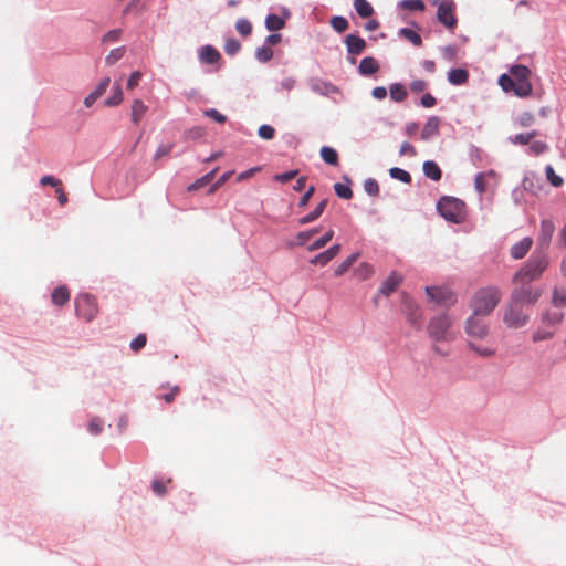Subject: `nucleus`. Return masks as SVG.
<instances>
[{
	"label": "nucleus",
	"instance_id": "8fccbe9b",
	"mask_svg": "<svg viewBox=\"0 0 566 566\" xmlns=\"http://www.w3.org/2000/svg\"><path fill=\"white\" fill-rule=\"evenodd\" d=\"M334 190L343 199H350L353 197V191L347 185L337 182L334 185Z\"/></svg>",
	"mask_w": 566,
	"mask_h": 566
},
{
	"label": "nucleus",
	"instance_id": "aec40b11",
	"mask_svg": "<svg viewBox=\"0 0 566 566\" xmlns=\"http://www.w3.org/2000/svg\"><path fill=\"white\" fill-rule=\"evenodd\" d=\"M199 59L202 63L214 64L220 61L221 55L213 46L205 45L200 49Z\"/></svg>",
	"mask_w": 566,
	"mask_h": 566
},
{
	"label": "nucleus",
	"instance_id": "1a4fd4ad",
	"mask_svg": "<svg viewBox=\"0 0 566 566\" xmlns=\"http://www.w3.org/2000/svg\"><path fill=\"white\" fill-rule=\"evenodd\" d=\"M520 284L512 292L511 300L521 305H533L537 302L541 296V291L535 290L531 286V283L514 282Z\"/></svg>",
	"mask_w": 566,
	"mask_h": 566
},
{
	"label": "nucleus",
	"instance_id": "f257e3e1",
	"mask_svg": "<svg viewBox=\"0 0 566 566\" xmlns=\"http://www.w3.org/2000/svg\"><path fill=\"white\" fill-rule=\"evenodd\" d=\"M531 71L525 65H514L510 69V74H502L499 78V85L505 93H513L518 97H527L533 92L530 81Z\"/></svg>",
	"mask_w": 566,
	"mask_h": 566
},
{
	"label": "nucleus",
	"instance_id": "7c9ffc66",
	"mask_svg": "<svg viewBox=\"0 0 566 566\" xmlns=\"http://www.w3.org/2000/svg\"><path fill=\"white\" fill-rule=\"evenodd\" d=\"M124 99L123 90L119 83H115L113 95L105 101V106L113 107L119 105Z\"/></svg>",
	"mask_w": 566,
	"mask_h": 566
},
{
	"label": "nucleus",
	"instance_id": "5fc2aeb1",
	"mask_svg": "<svg viewBox=\"0 0 566 566\" xmlns=\"http://www.w3.org/2000/svg\"><path fill=\"white\" fill-rule=\"evenodd\" d=\"M258 134L262 139L271 140L274 138L275 129L270 125H262L259 127Z\"/></svg>",
	"mask_w": 566,
	"mask_h": 566
},
{
	"label": "nucleus",
	"instance_id": "4468645a",
	"mask_svg": "<svg viewBox=\"0 0 566 566\" xmlns=\"http://www.w3.org/2000/svg\"><path fill=\"white\" fill-rule=\"evenodd\" d=\"M497 176L493 170L480 172L475 176L474 187L479 193H484L491 181L496 182Z\"/></svg>",
	"mask_w": 566,
	"mask_h": 566
},
{
	"label": "nucleus",
	"instance_id": "4d7b16f0",
	"mask_svg": "<svg viewBox=\"0 0 566 566\" xmlns=\"http://www.w3.org/2000/svg\"><path fill=\"white\" fill-rule=\"evenodd\" d=\"M364 189L370 196L379 193V185L375 179H367L364 184Z\"/></svg>",
	"mask_w": 566,
	"mask_h": 566
},
{
	"label": "nucleus",
	"instance_id": "9b49d317",
	"mask_svg": "<svg viewBox=\"0 0 566 566\" xmlns=\"http://www.w3.org/2000/svg\"><path fill=\"white\" fill-rule=\"evenodd\" d=\"M465 332L472 339H484L489 333L484 316L472 313L467 321Z\"/></svg>",
	"mask_w": 566,
	"mask_h": 566
},
{
	"label": "nucleus",
	"instance_id": "09e8293b",
	"mask_svg": "<svg viewBox=\"0 0 566 566\" xmlns=\"http://www.w3.org/2000/svg\"><path fill=\"white\" fill-rule=\"evenodd\" d=\"M235 29L241 35L248 36L252 32V24L245 19H240L235 23Z\"/></svg>",
	"mask_w": 566,
	"mask_h": 566
},
{
	"label": "nucleus",
	"instance_id": "dca6fc26",
	"mask_svg": "<svg viewBox=\"0 0 566 566\" xmlns=\"http://www.w3.org/2000/svg\"><path fill=\"white\" fill-rule=\"evenodd\" d=\"M311 90L319 95L332 96L339 93L337 86L325 81H315L311 84Z\"/></svg>",
	"mask_w": 566,
	"mask_h": 566
},
{
	"label": "nucleus",
	"instance_id": "412c9836",
	"mask_svg": "<svg viewBox=\"0 0 566 566\" xmlns=\"http://www.w3.org/2000/svg\"><path fill=\"white\" fill-rule=\"evenodd\" d=\"M402 279L400 275H398L396 272H392L387 280L382 283L380 292L384 295H390L392 292H395L398 286L400 285Z\"/></svg>",
	"mask_w": 566,
	"mask_h": 566
},
{
	"label": "nucleus",
	"instance_id": "b1692460",
	"mask_svg": "<svg viewBox=\"0 0 566 566\" xmlns=\"http://www.w3.org/2000/svg\"><path fill=\"white\" fill-rule=\"evenodd\" d=\"M326 205H327V199H323L318 205L317 207L312 210L311 213L302 217L300 220H298V223L301 226H304V224H307V223H311L313 221H315L316 219H318L321 217V214L323 213L324 209L326 208Z\"/></svg>",
	"mask_w": 566,
	"mask_h": 566
},
{
	"label": "nucleus",
	"instance_id": "f8f14e48",
	"mask_svg": "<svg viewBox=\"0 0 566 566\" xmlns=\"http://www.w3.org/2000/svg\"><path fill=\"white\" fill-rule=\"evenodd\" d=\"M555 232V226L552 220H542L539 232L537 235L536 251L547 253L552 237Z\"/></svg>",
	"mask_w": 566,
	"mask_h": 566
},
{
	"label": "nucleus",
	"instance_id": "49530a36",
	"mask_svg": "<svg viewBox=\"0 0 566 566\" xmlns=\"http://www.w3.org/2000/svg\"><path fill=\"white\" fill-rule=\"evenodd\" d=\"M255 56L260 62L265 63V62H269L273 57V51L268 45H264L256 50Z\"/></svg>",
	"mask_w": 566,
	"mask_h": 566
},
{
	"label": "nucleus",
	"instance_id": "bf43d9fd",
	"mask_svg": "<svg viewBox=\"0 0 566 566\" xmlns=\"http://www.w3.org/2000/svg\"><path fill=\"white\" fill-rule=\"evenodd\" d=\"M109 83H111V78L109 77L103 78L99 82V84L96 86V88L92 92V94L94 96H96L97 98H99L106 92V90L108 88Z\"/></svg>",
	"mask_w": 566,
	"mask_h": 566
},
{
	"label": "nucleus",
	"instance_id": "c9c22d12",
	"mask_svg": "<svg viewBox=\"0 0 566 566\" xmlns=\"http://www.w3.org/2000/svg\"><path fill=\"white\" fill-rule=\"evenodd\" d=\"M469 347L482 357H491L495 354V348L492 346L478 345L474 340H469Z\"/></svg>",
	"mask_w": 566,
	"mask_h": 566
},
{
	"label": "nucleus",
	"instance_id": "6ab92c4d",
	"mask_svg": "<svg viewBox=\"0 0 566 566\" xmlns=\"http://www.w3.org/2000/svg\"><path fill=\"white\" fill-rule=\"evenodd\" d=\"M533 244V240L530 237L522 239L511 248V255L515 260H520L526 255Z\"/></svg>",
	"mask_w": 566,
	"mask_h": 566
},
{
	"label": "nucleus",
	"instance_id": "cd10ccee",
	"mask_svg": "<svg viewBox=\"0 0 566 566\" xmlns=\"http://www.w3.org/2000/svg\"><path fill=\"white\" fill-rule=\"evenodd\" d=\"M354 7L361 18H369L374 13V9L367 0H355Z\"/></svg>",
	"mask_w": 566,
	"mask_h": 566
},
{
	"label": "nucleus",
	"instance_id": "de8ad7c7",
	"mask_svg": "<svg viewBox=\"0 0 566 566\" xmlns=\"http://www.w3.org/2000/svg\"><path fill=\"white\" fill-rule=\"evenodd\" d=\"M516 122L521 127H530L534 124L535 116L531 112H523L518 115Z\"/></svg>",
	"mask_w": 566,
	"mask_h": 566
},
{
	"label": "nucleus",
	"instance_id": "7ed1b4c3",
	"mask_svg": "<svg viewBox=\"0 0 566 566\" xmlns=\"http://www.w3.org/2000/svg\"><path fill=\"white\" fill-rule=\"evenodd\" d=\"M548 264L547 253L535 251L527 263L515 274L514 282L531 283L539 279Z\"/></svg>",
	"mask_w": 566,
	"mask_h": 566
},
{
	"label": "nucleus",
	"instance_id": "f03ea898",
	"mask_svg": "<svg viewBox=\"0 0 566 566\" xmlns=\"http://www.w3.org/2000/svg\"><path fill=\"white\" fill-rule=\"evenodd\" d=\"M563 319L564 313L560 311L547 310L542 313L539 324L532 334V340L534 343H539L552 339Z\"/></svg>",
	"mask_w": 566,
	"mask_h": 566
},
{
	"label": "nucleus",
	"instance_id": "c756f323",
	"mask_svg": "<svg viewBox=\"0 0 566 566\" xmlns=\"http://www.w3.org/2000/svg\"><path fill=\"white\" fill-rule=\"evenodd\" d=\"M389 92L391 99L395 102H403L408 95L406 87L399 83L391 84Z\"/></svg>",
	"mask_w": 566,
	"mask_h": 566
},
{
	"label": "nucleus",
	"instance_id": "bb28decb",
	"mask_svg": "<svg viewBox=\"0 0 566 566\" xmlns=\"http://www.w3.org/2000/svg\"><path fill=\"white\" fill-rule=\"evenodd\" d=\"M423 172L426 177L434 181L440 180L442 176L440 167L434 161L431 160H428L423 164Z\"/></svg>",
	"mask_w": 566,
	"mask_h": 566
},
{
	"label": "nucleus",
	"instance_id": "393cba45",
	"mask_svg": "<svg viewBox=\"0 0 566 566\" xmlns=\"http://www.w3.org/2000/svg\"><path fill=\"white\" fill-rule=\"evenodd\" d=\"M379 70V64L374 57H364L359 64V72L363 75H373Z\"/></svg>",
	"mask_w": 566,
	"mask_h": 566
},
{
	"label": "nucleus",
	"instance_id": "423d86ee",
	"mask_svg": "<svg viewBox=\"0 0 566 566\" xmlns=\"http://www.w3.org/2000/svg\"><path fill=\"white\" fill-rule=\"evenodd\" d=\"M440 214L452 222L459 223L464 218V203L452 197H443L437 205Z\"/></svg>",
	"mask_w": 566,
	"mask_h": 566
},
{
	"label": "nucleus",
	"instance_id": "052dcab7",
	"mask_svg": "<svg viewBox=\"0 0 566 566\" xmlns=\"http://www.w3.org/2000/svg\"><path fill=\"white\" fill-rule=\"evenodd\" d=\"M146 342H147V338H146V335L145 334H139L132 343H130V348L134 350V352H138L142 348L145 347L146 345Z\"/></svg>",
	"mask_w": 566,
	"mask_h": 566
},
{
	"label": "nucleus",
	"instance_id": "0e129e2a",
	"mask_svg": "<svg viewBox=\"0 0 566 566\" xmlns=\"http://www.w3.org/2000/svg\"><path fill=\"white\" fill-rule=\"evenodd\" d=\"M140 80H142V73L139 71L133 72L127 81V88L128 90L135 88L136 86H138Z\"/></svg>",
	"mask_w": 566,
	"mask_h": 566
},
{
	"label": "nucleus",
	"instance_id": "a211bd4d",
	"mask_svg": "<svg viewBox=\"0 0 566 566\" xmlns=\"http://www.w3.org/2000/svg\"><path fill=\"white\" fill-rule=\"evenodd\" d=\"M345 42L347 45V50L350 54H355V55L361 54L366 48L365 40L355 34H348L346 36Z\"/></svg>",
	"mask_w": 566,
	"mask_h": 566
},
{
	"label": "nucleus",
	"instance_id": "ea45409f",
	"mask_svg": "<svg viewBox=\"0 0 566 566\" xmlns=\"http://www.w3.org/2000/svg\"><path fill=\"white\" fill-rule=\"evenodd\" d=\"M374 273V269L368 263H361L355 270V275L360 280L369 279Z\"/></svg>",
	"mask_w": 566,
	"mask_h": 566
},
{
	"label": "nucleus",
	"instance_id": "58836bf2",
	"mask_svg": "<svg viewBox=\"0 0 566 566\" xmlns=\"http://www.w3.org/2000/svg\"><path fill=\"white\" fill-rule=\"evenodd\" d=\"M537 132L533 130L531 133L517 134L510 137V142L515 145H528L534 137H536Z\"/></svg>",
	"mask_w": 566,
	"mask_h": 566
},
{
	"label": "nucleus",
	"instance_id": "3c124183",
	"mask_svg": "<svg viewBox=\"0 0 566 566\" xmlns=\"http://www.w3.org/2000/svg\"><path fill=\"white\" fill-rule=\"evenodd\" d=\"M125 52H126V50L124 46L116 48V49L112 50L111 53L105 59L106 63L109 65L116 63L118 60H120L124 56Z\"/></svg>",
	"mask_w": 566,
	"mask_h": 566
},
{
	"label": "nucleus",
	"instance_id": "39448f33",
	"mask_svg": "<svg viewBox=\"0 0 566 566\" xmlns=\"http://www.w3.org/2000/svg\"><path fill=\"white\" fill-rule=\"evenodd\" d=\"M452 325L453 319L450 316H437L429 323V335L436 342H451L455 338V332L452 329Z\"/></svg>",
	"mask_w": 566,
	"mask_h": 566
},
{
	"label": "nucleus",
	"instance_id": "6e6d98bb",
	"mask_svg": "<svg viewBox=\"0 0 566 566\" xmlns=\"http://www.w3.org/2000/svg\"><path fill=\"white\" fill-rule=\"evenodd\" d=\"M297 174H298V170H290V171H286L283 174L274 175L273 179L275 181L286 184V182L291 181L292 179H294L297 176Z\"/></svg>",
	"mask_w": 566,
	"mask_h": 566
},
{
	"label": "nucleus",
	"instance_id": "c03bdc74",
	"mask_svg": "<svg viewBox=\"0 0 566 566\" xmlns=\"http://www.w3.org/2000/svg\"><path fill=\"white\" fill-rule=\"evenodd\" d=\"M546 178L554 187H560L563 185V178L555 174L554 168L548 165L545 168Z\"/></svg>",
	"mask_w": 566,
	"mask_h": 566
},
{
	"label": "nucleus",
	"instance_id": "864d4df0",
	"mask_svg": "<svg viewBox=\"0 0 566 566\" xmlns=\"http://www.w3.org/2000/svg\"><path fill=\"white\" fill-rule=\"evenodd\" d=\"M241 49V44L235 39H228L224 44V51L229 55H234Z\"/></svg>",
	"mask_w": 566,
	"mask_h": 566
},
{
	"label": "nucleus",
	"instance_id": "338daca9",
	"mask_svg": "<svg viewBox=\"0 0 566 566\" xmlns=\"http://www.w3.org/2000/svg\"><path fill=\"white\" fill-rule=\"evenodd\" d=\"M40 184L42 186H52L54 188L61 186V180L54 178L53 176H43L41 179H40Z\"/></svg>",
	"mask_w": 566,
	"mask_h": 566
},
{
	"label": "nucleus",
	"instance_id": "69168bd1",
	"mask_svg": "<svg viewBox=\"0 0 566 566\" xmlns=\"http://www.w3.org/2000/svg\"><path fill=\"white\" fill-rule=\"evenodd\" d=\"M399 154L400 156H416L417 155V151L415 149V147L410 144V143H403L400 147V150H399Z\"/></svg>",
	"mask_w": 566,
	"mask_h": 566
},
{
	"label": "nucleus",
	"instance_id": "20e7f679",
	"mask_svg": "<svg viewBox=\"0 0 566 566\" xmlns=\"http://www.w3.org/2000/svg\"><path fill=\"white\" fill-rule=\"evenodd\" d=\"M501 292L497 287L488 286L480 289L471 301V307L474 314L482 316L489 315L499 304Z\"/></svg>",
	"mask_w": 566,
	"mask_h": 566
},
{
	"label": "nucleus",
	"instance_id": "a878e982",
	"mask_svg": "<svg viewBox=\"0 0 566 566\" xmlns=\"http://www.w3.org/2000/svg\"><path fill=\"white\" fill-rule=\"evenodd\" d=\"M70 301V292L66 286L56 287L52 292V302L56 306H63Z\"/></svg>",
	"mask_w": 566,
	"mask_h": 566
},
{
	"label": "nucleus",
	"instance_id": "0eeeda50",
	"mask_svg": "<svg viewBox=\"0 0 566 566\" xmlns=\"http://www.w3.org/2000/svg\"><path fill=\"white\" fill-rule=\"evenodd\" d=\"M434 4H437V19L440 23H442L448 30L453 31L458 24V19L455 17V3L453 0H436Z\"/></svg>",
	"mask_w": 566,
	"mask_h": 566
},
{
	"label": "nucleus",
	"instance_id": "2f4dec72",
	"mask_svg": "<svg viewBox=\"0 0 566 566\" xmlns=\"http://www.w3.org/2000/svg\"><path fill=\"white\" fill-rule=\"evenodd\" d=\"M321 157L323 158V160L326 164H329L333 166H336L338 164V154L332 147H327V146L322 147Z\"/></svg>",
	"mask_w": 566,
	"mask_h": 566
},
{
	"label": "nucleus",
	"instance_id": "c85d7f7f",
	"mask_svg": "<svg viewBox=\"0 0 566 566\" xmlns=\"http://www.w3.org/2000/svg\"><path fill=\"white\" fill-rule=\"evenodd\" d=\"M265 27L269 31H280L285 27V21L277 14H269L265 19Z\"/></svg>",
	"mask_w": 566,
	"mask_h": 566
},
{
	"label": "nucleus",
	"instance_id": "e2e57ef3",
	"mask_svg": "<svg viewBox=\"0 0 566 566\" xmlns=\"http://www.w3.org/2000/svg\"><path fill=\"white\" fill-rule=\"evenodd\" d=\"M102 429H103V423L101 421V419L98 418H93L90 422H88V431L92 433V434H98L102 432Z\"/></svg>",
	"mask_w": 566,
	"mask_h": 566
},
{
	"label": "nucleus",
	"instance_id": "5701e85b",
	"mask_svg": "<svg viewBox=\"0 0 566 566\" xmlns=\"http://www.w3.org/2000/svg\"><path fill=\"white\" fill-rule=\"evenodd\" d=\"M469 80V73L467 70L464 69H452L449 73H448V81L452 84V85H462V84H465Z\"/></svg>",
	"mask_w": 566,
	"mask_h": 566
},
{
	"label": "nucleus",
	"instance_id": "4be33fe9",
	"mask_svg": "<svg viewBox=\"0 0 566 566\" xmlns=\"http://www.w3.org/2000/svg\"><path fill=\"white\" fill-rule=\"evenodd\" d=\"M148 111V106L142 99H134L132 104V122L138 125Z\"/></svg>",
	"mask_w": 566,
	"mask_h": 566
},
{
	"label": "nucleus",
	"instance_id": "72a5a7b5",
	"mask_svg": "<svg viewBox=\"0 0 566 566\" xmlns=\"http://www.w3.org/2000/svg\"><path fill=\"white\" fill-rule=\"evenodd\" d=\"M334 237V231L328 230L322 238L315 240L307 247V250L313 252L324 248Z\"/></svg>",
	"mask_w": 566,
	"mask_h": 566
},
{
	"label": "nucleus",
	"instance_id": "37998d69",
	"mask_svg": "<svg viewBox=\"0 0 566 566\" xmlns=\"http://www.w3.org/2000/svg\"><path fill=\"white\" fill-rule=\"evenodd\" d=\"M331 25L338 33H343L348 29V21L344 17H333L331 19Z\"/></svg>",
	"mask_w": 566,
	"mask_h": 566
},
{
	"label": "nucleus",
	"instance_id": "f704fd0d",
	"mask_svg": "<svg viewBox=\"0 0 566 566\" xmlns=\"http://www.w3.org/2000/svg\"><path fill=\"white\" fill-rule=\"evenodd\" d=\"M552 304L556 307L566 306V287H555L553 290Z\"/></svg>",
	"mask_w": 566,
	"mask_h": 566
},
{
	"label": "nucleus",
	"instance_id": "9d476101",
	"mask_svg": "<svg viewBox=\"0 0 566 566\" xmlns=\"http://www.w3.org/2000/svg\"><path fill=\"white\" fill-rule=\"evenodd\" d=\"M75 310L77 316L87 322L92 321L98 312L96 300L90 294H81L76 297Z\"/></svg>",
	"mask_w": 566,
	"mask_h": 566
},
{
	"label": "nucleus",
	"instance_id": "13d9d810",
	"mask_svg": "<svg viewBox=\"0 0 566 566\" xmlns=\"http://www.w3.org/2000/svg\"><path fill=\"white\" fill-rule=\"evenodd\" d=\"M233 171L224 172L209 189V193L216 192L220 187H222L229 178L232 176Z\"/></svg>",
	"mask_w": 566,
	"mask_h": 566
},
{
	"label": "nucleus",
	"instance_id": "603ef678",
	"mask_svg": "<svg viewBox=\"0 0 566 566\" xmlns=\"http://www.w3.org/2000/svg\"><path fill=\"white\" fill-rule=\"evenodd\" d=\"M318 231L319 230L317 228H314V229H311V230H306V231H301L296 235L297 244L298 245H304L313 235L318 233Z\"/></svg>",
	"mask_w": 566,
	"mask_h": 566
},
{
	"label": "nucleus",
	"instance_id": "a19ab883",
	"mask_svg": "<svg viewBox=\"0 0 566 566\" xmlns=\"http://www.w3.org/2000/svg\"><path fill=\"white\" fill-rule=\"evenodd\" d=\"M530 147H528V153L531 155H534V156H538V155H542L543 153H545L547 150V145L545 142L543 140H531V143L528 144Z\"/></svg>",
	"mask_w": 566,
	"mask_h": 566
},
{
	"label": "nucleus",
	"instance_id": "2eb2a0df",
	"mask_svg": "<svg viewBox=\"0 0 566 566\" xmlns=\"http://www.w3.org/2000/svg\"><path fill=\"white\" fill-rule=\"evenodd\" d=\"M441 119L437 116H431L428 118L421 132V139L428 140L433 136L439 134Z\"/></svg>",
	"mask_w": 566,
	"mask_h": 566
},
{
	"label": "nucleus",
	"instance_id": "680f3d73",
	"mask_svg": "<svg viewBox=\"0 0 566 566\" xmlns=\"http://www.w3.org/2000/svg\"><path fill=\"white\" fill-rule=\"evenodd\" d=\"M122 35V30L120 29H114V30H111L108 31L107 33L104 34L103 36V42H116L119 40Z\"/></svg>",
	"mask_w": 566,
	"mask_h": 566
},
{
	"label": "nucleus",
	"instance_id": "a18cd8bd",
	"mask_svg": "<svg viewBox=\"0 0 566 566\" xmlns=\"http://www.w3.org/2000/svg\"><path fill=\"white\" fill-rule=\"evenodd\" d=\"M402 9L411 11H423L424 3L422 0H405L400 3Z\"/></svg>",
	"mask_w": 566,
	"mask_h": 566
},
{
	"label": "nucleus",
	"instance_id": "e433bc0d",
	"mask_svg": "<svg viewBox=\"0 0 566 566\" xmlns=\"http://www.w3.org/2000/svg\"><path fill=\"white\" fill-rule=\"evenodd\" d=\"M358 253H354L349 255L346 260H344L336 269H335V276H342L344 275L350 266L357 261Z\"/></svg>",
	"mask_w": 566,
	"mask_h": 566
},
{
	"label": "nucleus",
	"instance_id": "79ce46f5",
	"mask_svg": "<svg viewBox=\"0 0 566 566\" xmlns=\"http://www.w3.org/2000/svg\"><path fill=\"white\" fill-rule=\"evenodd\" d=\"M389 175L395 178V179H398L405 184H409L411 181V176L408 171L401 169V168H398V167H394L389 170Z\"/></svg>",
	"mask_w": 566,
	"mask_h": 566
},
{
	"label": "nucleus",
	"instance_id": "6e6552de",
	"mask_svg": "<svg viewBox=\"0 0 566 566\" xmlns=\"http://www.w3.org/2000/svg\"><path fill=\"white\" fill-rule=\"evenodd\" d=\"M504 323L512 328H520L526 325L530 319V313L524 310V305L515 303L511 300L505 313Z\"/></svg>",
	"mask_w": 566,
	"mask_h": 566
},
{
	"label": "nucleus",
	"instance_id": "473e14b6",
	"mask_svg": "<svg viewBox=\"0 0 566 566\" xmlns=\"http://www.w3.org/2000/svg\"><path fill=\"white\" fill-rule=\"evenodd\" d=\"M399 35L416 46H420L422 43L421 36L412 29L402 28L399 31Z\"/></svg>",
	"mask_w": 566,
	"mask_h": 566
},
{
	"label": "nucleus",
	"instance_id": "774afa93",
	"mask_svg": "<svg viewBox=\"0 0 566 566\" xmlns=\"http://www.w3.org/2000/svg\"><path fill=\"white\" fill-rule=\"evenodd\" d=\"M426 88H427V82L423 80H416V81L411 82V84H410V90L413 93H421Z\"/></svg>",
	"mask_w": 566,
	"mask_h": 566
},
{
	"label": "nucleus",
	"instance_id": "4c0bfd02",
	"mask_svg": "<svg viewBox=\"0 0 566 566\" xmlns=\"http://www.w3.org/2000/svg\"><path fill=\"white\" fill-rule=\"evenodd\" d=\"M218 168L213 169L212 171L208 172L207 175H205L203 177L197 179L193 184H191L189 187H188V190L189 191H195V190H198L200 189L201 187L208 185L209 182L212 181L216 172H217Z\"/></svg>",
	"mask_w": 566,
	"mask_h": 566
},
{
	"label": "nucleus",
	"instance_id": "f3484780",
	"mask_svg": "<svg viewBox=\"0 0 566 566\" xmlns=\"http://www.w3.org/2000/svg\"><path fill=\"white\" fill-rule=\"evenodd\" d=\"M340 251V245L339 244H335L333 247H331L328 250L317 254L316 256H314L312 260H311V263L312 264H319L322 266L326 265L327 263H329Z\"/></svg>",
	"mask_w": 566,
	"mask_h": 566
},
{
	"label": "nucleus",
	"instance_id": "ddd939ff",
	"mask_svg": "<svg viewBox=\"0 0 566 566\" xmlns=\"http://www.w3.org/2000/svg\"><path fill=\"white\" fill-rule=\"evenodd\" d=\"M427 294L438 304L449 306L455 302L453 293L447 287H427Z\"/></svg>",
	"mask_w": 566,
	"mask_h": 566
}]
</instances>
